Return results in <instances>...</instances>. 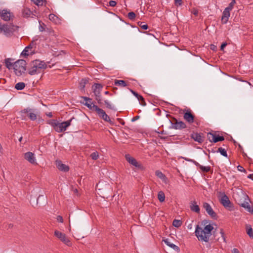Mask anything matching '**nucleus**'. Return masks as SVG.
<instances>
[{"instance_id":"1","label":"nucleus","mask_w":253,"mask_h":253,"mask_svg":"<svg viewBox=\"0 0 253 253\" xmlns=\"http://www.w3.org/2000/svg\"><path fill=\"white\" fill-rule=\"evenodd\" d=\"M213 229V227L211 224L206 225L204 228L197 225L195 231V236L199 241L208 242Z\"/></svg>"},{"instance_id":"2","label":"nucleus","mask_w":253,"mask_h":253,"mask_svg":"<svg viewBox=\"0 0 253 253\" xmlns=\"http://www.w3.org/2000/svg\"><path fill=\"white\" fill-rule=\"evenodd\" d=\"M47 64L43 61L40 60H35L30 62L28 68V73L32 76L39 74L42 70L47 68Z\"/></svg>"},{"instance_id":"3","label":"nucleus","mask_w":253,"mask_h":253,"mask_svg":"<svg viewBox=\"0 0 253 253\" xmlns=\"http://www.w3.org/2000/svg\"><path fill=\"white\" fill-rule=\"evenodd\" d=\"M19 27L12 23L2 24L0 23V33L3 34L7 37H12L14 33L18 30Z\"/></svg>"},{"instance_id":"4","label":"nucleus","mask_w":253,"mask_h":253,"mask_svg":"<svg viewBox=\"0 0 253 253\" xmlns=\"http://www.w3.org/2000/svg\"><path fill=\"white\" fill-rule=\"evenodd\" d=\"M236 203L247 210L249 212H253V208L251 207L249 201H250L248 196L244 193L241 192V197L235 198Z\"/></svg>"},{"instance_id":"5","label":"nucleus","mask_w":253,"mask_h":253,"mask_svg":"<svg viewBox=\"0 0 253 253\" xmlns=\"http://www.w3.org/2000/svg\"><path fill=\"white\" fill-rule=\"evenodd\" d=\"M26 62L23 59L18 60L14 63V72L17 76L25 73L26 70Z\"/></svg>"},{"instance_id":"6","label":"nucleus","mask_w":253,"mask_h":253,"mask_svg":"<svg viewBox=\"0 0 253 253\" xmlns=\"http://www.w3.org/2000/svg\"><path fill=\"white\" fill-rule=\"evenodd\" d=\"M217 197L220 204H222L224 208L229 209L233 208L231 202L225 192L218 191L217 193Z\"/></svg>"},{"instance_id":"7","label":"nucleus","mask_w":253,"mask_h":253,"mask_svg":"<svg viewBox=\"0 0 253 253\" xmlns=\"http://www.w3.org/2000/svg\"><path fill=\"white\" fill-rule=\"evenodd\" d=\"M21 117L22 120H26L28 117L31 121H35L37 119V114L35 110L30 108H27L20 111Z\"/></svg>"},{"instance_id":"8","label":"nucleus","mask_w":253,"mask_h":253,"mask_svg":"<svg viewBox=\"0 0 253 253\" xmlns=\"http://www.w3.org/2000/svg\"><path fill=\"white\" fill-rule=\"evenodd\" d=\"M102 85L100 84H94L92 86L93 93L95 96V99L97 101V102L100 104L102 103V101L100 94V92L102 89Z\"/></svg>"},{"instance_id":"9","label":"nucleus","mask_w":253,"mask_h":253,"mask_svg":"<svg viewBox=\"0 0 253 253\" xmlns=\"http://www.w3.org/2000/svg\"><path fill=\"white\" fill-rule=\"evenodd\" d=\"M74 119V118L73 117L71 119L61 123L58 122L54 130L57 132H61L65 131L67 128L71 125V122Z\"/></svg>"},{"instance_id":"10","label":"nucleus","mask_w":253,"mask_h":253,"mask_svg":"<svg viewBox=\"0 0 253 253\" xmlns=\"http://www.w3.org/2000/svg\"><path fill=\"white\" fill-rule=\"evenodd\" d=\"M95 108L96 110L95 111L101 119L107 122H109L111 125H113L114 124V123L110 120V117L106 114L103 109L99 108L98 107H96Z\"/></svg>"},{"instance_id":"11","label":"nucleus","mask_w":253,"mask_h":253,"mask_svg":"<svg viewBox=\"0 0 253 253\" xmlns=\"http://www.w3.org/2000/svg\"><path fill=\"white\" fill-rule=\"evenodd\" d=\"M54 235L58 238L61 242L65 244L68 246H71V243L69 239L66 237V235L62 232L55 230L54 231Z\"/></svg>"},{"instance_id":"12","label":"nucleus","mask_w":253,"mask_h":253,"mask_svg":"<svg viewBox=\"0 0 253 253\" xmlns=\"http://www.w3.org/2000/svg\"><path fill=\"white\" fill-rule=\"evenodd\" d=\"M185 112L184 114V119L188 123L192 124L195 122L197 125L198 123L196 120H195V116L192 114L190 110H185Z\"/></svg>"},{"instance_id":"13","label":"nucleus","mask_w":253,"mask_h":253,"mask_svg":"<svg viewBox=\"0 0 253 253\" xmlns=\"http://www.w3.org/2000/svg\"><path fill=\"white\" fill-rule=\"evenodd\" d=\"M0 16L5 21H12L14 17L13 14L6 9L0 10Z\"/></svg>"},{"instance_id":"14","label":"nucleus","mask_w":253,"mask_h":253,"mask_svg":"<svg viewBox=\"0 0 253 253\" xmlns=\"http://www.w3.org/2000/svg\"><path fill=\"white\" fill-rule=\"evenodd\" d=\"M203 207L206 211L208 214L213 219H217V214L214 211L210 205L208 203H204Z\"/></svg>"},{"instance_id":"15","label":"nucleus","mask_w":253,"mask_h":253,"mask_svg":"<svg viewBox=\"0 0 253 253\" xmlns=\"http://www.w3.org/2000/svg\"><path fill=\"white\" fill-rule=\"evenodd\" d=\"M82 98L85 101V103H83L85 106L92 111L96 110L95 107L98 106L93 104L91 98L85 96H83Z\"/></svg>"},{"instance_id":"16","label":"nucleus","mask_w":253,"mask_h":253,"mask_svg":"<svg viewBox=\"0 0 253 253\" xmlns=\"http://www.w3.org/2000/svg\"><path fill=\"white\" fill-rule=\"evenodd\" d=\"M174 123H172L171 128L175 129H182L186 127V124L182 121H178L177 119L174 118Z\"/></svg>"},{"instance_id":"17","label":"nucleus","mask_w":253,"mask_h":253,"mask_svg":"<svg viewBox=\"0 0 253 253\" xmlns=\"http://www.w3.org/2000/svg\"><path fill=\"white\" fill-rule=\"evenodd\" d=\"M126 160L131 165L136 168H140L141 166L139 164L137 161L133 157H131L130 155L126 154L125 156Z\"/></svg>"},{"instance_id":"18","label":"nucleus","mask_w":253,"mask_h":253,"mask_svg":"<svg viewBox=\"0 0 253 253\" xmlns=\"http://www.w3.org/2000/svg\"><path fill=\"white\" fill-rule=\"evenodd\" d=\"M24 159L32 164H37L34 154L32 152H28L25 153L24 154Z\"/></svg>"},{"instance_id":"19","label":"nucleus","mask_w":253,"mask_h":253,"mask_svg":"<svg viewBox=\"0 0 253 253\" xmlns=\"http://www.w3.org/2000/svg\"><path fill=\"white\" fill-rule=\"evenodd\" d=\"M230 10H228V9L225 8L224 10L222 15L221 17V22L222 24H226L228 21L229 17L230 15Z\"/></svg>"},{"instance_id":"20","label":"nucleus","mask_w":253,"mask_h":253,"mask_svg":"<svg viewBox=\"0 0 253 253\" xmlns=\"http://www.w3.org/2000/svg\"><path fill=\"white\" fill-rule=\"evenodd\" d=\"M56 165L58 169L61 171L66 172L69 169V167L62 163L61 161H56Z\"/></svg>"},{"instance_id":"21","label":"nucleus","mask_w":253,"mask_h":253,"mask_svg":"<svg viewBox=\"0 0 253 253\" xmlns=\"http://www.w3.org/2000/svg\"><path fill=\"white\" fill-rule=\"evenodd\" d=\"M190 210L196 213H199L200 211L199 206L197 204V202L195 200L191 201L190 203Z\"/></svg>"},{"instance_id":"22","label":"nucleus","mask_w":253,"mask_h":253,"mask_svg":"<svg viewBox=\"0 0 253 253\" xmlns=\"http://www.w3.org/2000/svg\"><path fill=\"white\" fill-rule=\"evenodd\" d=\"M14 59L12 58H8L4 60L5 66L9 70L14 69Z\"/></svg>"},{"instance_id":"23","label":"nucleus","mask_w":253,"mask_h":253,"mask_svg":"<svg viewBox=\"0 0 253 253\" xmlns=\"http://www.w3.org/2000/svg\"><path fill=\"white\" fill-rule=\"evenodd\" d=\"M35 45L34 41H32L30 44L26 46L25 49L23 50L21 53L22 55H24L25 56H28L29 54V51L31 50L33 48V46Z\"/></svg>"},{"instance_id":"24","label":"nucleus","mask_w":253,"mask_h":253,"mask_svg":"<svg viewBox=\"0 0 253 253\" xmlns=\"http://www.w3.org/2000/svg\"><path fill=\"white\" fill-rule=\"evenodd\" d=\"M191 137L195 141H197L199 143H202L203 142V139L201 135L198 133H193L191 134Z\"/></svg>"},{"instance_id":"25","label":"nucleus","mask_w":253,"mask_h":253,"mask_svg":"<svg viewBox=\"0 0 253 253\" xmlns=\"http://www.w3.org/2000/svg\"><path fill=\"white\" fill-rule=\"evenodd\" d=\"M32 14V12L28 8H24L22 10V15L24 17H29Z\"/></svg>"},{"instance_id":"26","label":"nucleus","mask_w":253,"mask_h":253,"mask_svg":"<svg viewBox=\"0 0 253 253\" xmlns=\"http://www.w3.org/2000/svg\"><path fill=\"white\" fill-rule=\"evenodd\" d=\"M114 84L115 85L121 86L122 87H125L127 86L126 83L124 80H115L114 81Z\"/></svg>"},{"instance_id":"27","label":"nucleus","mask_w":253,"mask_h":253,"mask_svg":"<svg viewBox=\"0 0 253 253\" xmlns=\"http://www.w3.org/2000/svg\"><path fill=\"white\" fill-rule=\"evenodd\" d=\"M88 79H85V78L83 79L80 83L79 87H80V89L84 90L86 84H87L88 83Z\"/></svg>"},{"instance_id":"28","label":"nucleus","mask_w":253,"mask_h":253,"mask_svg":"<svg viewBox=\"0 0 253 253\" xmlns=\"http://www.w3.org/2000/svg\"><path fill=\"white\" fill-rule=\"evenodd\" d=\"M246 231L247 233L249 235V236L251 238H253V230L252 229L251 225H246Z\"/></svg>"},{"instance_id":"29","label":"nucleus","mask_w":253,"mask_h":253,"mask_svg":"<svg viewBox=\"0 0 253 253\" xmlns=\"http://www.w3.org/2000/svg\"><path fill=\"white\" fill-rule=\"evenodd\" d=\"M130 91L138 99V100L143 102L145 104L144 99L141 95L139 94L138 93L132 89H130Z\"/></svg>"},{"instance_id":"30","label":"nucleus","mask_w":253,"mask_h":253,"mask_svg":"<svg viewBox=\"0 0 253 253\" xmlns=\"http://www.w3.org/2000/svg\"><path fill=\"white\" fill-rule=\"evenodd\" d=\"M25 87V83H24L23 82L18 83L15 84V88L17 90H22Z\"/></svg>"},{"instance_id":"31","label":"nucleus","mask_w":253,"mask_h":253,"mask_svg":"<svg viewBox=\"0 0 253 253\" xmlns=\"http://www.w3.org/2000/svg\"><path fill=\"white\" fill-rule=\"evenodd\" d=\"M214 138V143H216L219 141H222L224 140V137L223 136H219L215 133Z\"/></svg>"},{"instance_id":"32","label":"nucleus","mask_w":253,"mask_h":253,"mask_svg":"<svg viewBox=\"0 0 253 253\" xmlns=\"http://www.w3.org/2000/svg\"><path fill=\"white\" fill-rule=\"evenodd\" d=\"M158 198L160 202H163L165 201V195L164 192L160 191L158 193Z\"/></svg>"},{"instance_id":"33","label":"nucleus","mask_w":253,"mask_h":253,"mask_svg":"<svg viewBox=\"0 0 253 253\" xmlns=\"http://www.w3.org/2000/svg\"><path fill=\"white\" fill-rule=\"evenodd\" d=\"M49 19L54 22V23H57V21H58V18L57 16H56L55 15H54V14H50L49 15Z\"/></svg>"},{"instance_id":"34","label":"nucleus","mask_w":253,"mask_h":253,"mask_svg":"<svg viewBox=\"0 0 253 253\" xmlns=\"http://www.w3.org/2000/svg\"><path fill=\"white\" fill-rule=\"evenodd\" d=\"M182 221L180 220L174 219L172 222V225L175 227H179L182 225Z\"/></svg>"},{"instance_id":"35","label":"nucleus","mask_w":253,"mask_h":253,"mask_svg":"<svg viewBox=\"0 0 253 253\" xmlns=\"http://www.w3.org/2000/svg\"><path fill=\"white\" fill-rule=\"evenodd\" d=\"M217 152H219L223 156L227 157V152L225 149L222 148V147H219L218 148Z\"/></svg>"},{"instance_id":"36","label":"nucleus","mask_w":253,"mask_h":253,"mask_svg":"<svg viewBox=\"0 0 253 253\" xmlns=\"http://www.w3.org/2000/svg\"><path fill=\"white\" fill-rule=\"evenodd\" d=\"M57 122L58 121L57 120L52 119L48 121L47 123L51 125L54 128V129H55V127L56 126Z\"/></svg>"},{"instance_id":"37","label":"nucleus","mask_w":253,"mask_h":253,"mask_svg":"<svg viewBox=\"0 0 253 253\" xmlns=\"http://www.w3.org/2000/svg\"><path fill=\"white\" fill-rule=\"evenodd\" d=\"M34 3L38 6H42L45 2L44 0H31Z\"/></svg>"},{"instance_id":"38","label":"nucleus","mask_w":253,"mask_h":253,"mask_svg":"<svg viewBox=\"0 0 253 253\" xmlns=\"http://www.w3.org/2000/svg\"><path fill=\"white\" fill-rule=\"evenodd\" d=\"M155 173H156V175L158 177H159L160 178H161L162 179H164L166 178L165 174H164L161 171H160L159 170H157Z\"/></svg>"},{"instance_id":"39","label":"nucleus","mask_w":253,"mask_h":253,"mask_svg":"<svg viewBox=\"0 0 253 253\" xmlns=\"http://www.w3.org/2000/svg\"><path fill=\"white\" fill-rule=\"evenodd\" d=\"M90 157L91 158V159L93 160H97L99 157V154L98 152L97 151H95L90 154Z\"/></svg>"},{"instance_id":"40","label":"nucleus","mask_w":253,"mask_h":253,"mask_svg":"<svg viewBox=\"0 0 253 253\" xmlns=\"http://www.w3.org/2000/svg\"><path fill=\"white\" fill-rule=\"evenodd\" d=\"M215 133L209 132L208 133V139L210 140L211 142H214V137Z\"/></svg>"},{"instance_id":"41","label":"nucleus","mask_w":253,"mask_h":253,"mask_svg":"<svg viewBox=\"0 0 253 253\" xmlns=\"http://www.w3.org/2000/svg\"><path fill=\"white\" fill-rule=\"evenodd\" d=\"M200 169H201V170L202 171L205 172H208L210 170L211 167L209 166L205 167V166H203L201 165L200 166Z\"/></svg>"},{"instance_id":"42","label":"nucleus","mask_w":253,"mask_h":253,"mask_svg":"<svg viewBox=\"0 0 253 253\" xmlns=\"http://www.w3.org/2000/svg\"><path fill=\"white\" fill-rule=\"evenodd\" d=\"M169 247L173 249L175 251L177 252V253H179L180 251V248L178 246L175 245L172 243L169 244Z\"/></svg>"},{"instance_id":"43","label":"nucleus","mask_w":253,"mask_h":253,"mask_svg":"<svg viewBox=\"0 0 253 253\" xmlns=\"http://www.w3.org/2000/svg\"><path fill=\"white\" fill-rule=\"evenodd\" d=\"M127 17L130 20H133L135 19L136 14L133 12H130L128 13Z\"/></svg>"},{"instance_id":"44","label":"nucleus","mask_w":253,"mask_h":253,"mask_svg":"<svg viewBox=\"0 0 253 253\" xmlns=\"http://www.w3.org/2000/svg\"><path fill=\"white\" fill-rule=\"evenodd\" d=\"M235 3V0H232L231 2L229 3L228 6L226 8L228 9V10L231 11L233 9Z\"/></svg>"},{"instance_id":"45","label":"nucleus","mask_w":253,"mask_h":253,"mask_svg":"<svg viewBox=\"0 0 253 253\" xmlns=\"http://www.w3.org/2000/svg\"><path fill=\"white\" fill-rule=\"evenodd\" d=\"M219 233L221 235L222 239L223 240V242L226 243L225 236V234H224V231H223V230L222 229H220Z\"/></svg>"},{"instance_id":"46","label":"nucleus","mask_w":253,"mask_h":253,"mask_svg":"<svg viewBox=\"0 0 253 253\" xmlns=\"http://www.w3.org/2000/svg\"><path fill=\"white\" fill-rule=\"evenodd\" d=\"M139 26L144 30H147L148 28V26L147 24H145L144 22H140L138 23Z\"/></svg>"},{"instance_id":"47","label":"nucleus","mask_w":253,"mask_h":253,"mask_svg":"<svg viewBox=\"0 0 253 253\" xmlns=\"http://www.w3.org/2000/svg\"><path fill=\"white\" fill-rule=\"evenodd\" d=\"M105 104L106 105V106L107 108L110 109H114V108L112 107L111 104L110 103V102L107 100L104 101Z\"/></svg>"},{"instance_id":"48","label":"nucleus","mask_w":253,"mask_h":253,"mask_svg":"<svg viewBox=\"0 0 253 253\" xmlns=\"http://www.w3.org/2000/svg\"><path fill=\"white\" fill-rule=\"evenodd\" d=\"M191 12L195 16H197L198 15V10L195 8H193L191 10Z\"/></svg>"},{"instance_id":"49","label":"nucleus","mask_w":253,"mask_h":253,"mask_svg":"<svg viewBox=\"0 0 253 253\" xmlns=\"http://www.w3.org/2000/svg\"><path fill=\"white\" fill-rule=\"evenodd\" d=\"M237 169H238V170L239 171H242V172H244L245 173L247 172L246 170L242 166H241L240 165H239L237 167Z\"/></svg>"},{"instance_id":"50","label":"nucleus","mask_w":253,"mask_h":253,"mask_svg":"<svg viewBox=\"0 0 253 253\" xmlns=\"http://www.w3.org/2000/svg\"><path fill=\"white\" fill-rule=\"evenodd\" d=\"M109 3V6H110L111 7H114L117 4V2L114 0H110Z\"/></svg>"},{"instance_id":"51","label":"nucleus","mask_w":253,"mask_h":253,"mask_svg":"<svg viewBox=\"0 0 253 253\" xmlns=\"http://www.w3.org/2000/svg\"><path fill=\"white\" fill-rule=\"evenodd\" d=\"M182 0H175V4L177 6H180L182 5Z\"/></svg>"},{"instance_id":"52","label":"nucleus","mask_w":253,"mask_h":253,"mask_svg":"<svg viewBox=\"0 0 253 253\" xmlns=\"http://www.w3.org/2000/svg\"><path fill=\"white\" fill-rule=\"evenodd\" d=\"M57 220L59 222L62 223L63 222V219L62 216L60 215H58L56 218Z\"/></svg>"},{"instance_id":"53","label":"nucleus","mask_w":253,"mask_h":253,"mask_svg":"<svg viewBox=\"0 0 253 253\" xmlns=\"http://www.w3.org/2000/svg\"><path fill=\"white\" fill-rule=\"evenodd\" d=\"M45 26V25H44V23H42V25L40 24V25L39 26V30H40V31H41V32H43V31H44L45 29H44V26Z\"/></svg>"},{"instance_id":"54","label":"nucleus","mask_w":253,"mask_h":253,"mask_svg":"<svg viewBox=\"0 0 253 253\" xmlns=\"http://www.w3.org/2000/svg\"><path fill=\"white\" fill-rule=\"evenodd\" d=\"M163 241L165 242V243L169 247V245L171 244V243H170L168 239H166L165 240H163Z\"/></svg>"},{"instance_id":"55","label":"nucleus","mask_w":253,"mask_h":253,"mask_svg":"<svg viewBox=\"0 0 253 253\" xmlns=\"http://www.w3.org/2000/svg\"><path fill=\"white\" fill-rule=\"evenodd\" d=\"M227 43L226 42H223L220 46V50H223L224 48L226 46Z\"/></svg>"},{"instance_id":"56","label":"nucleus","mask_w":253,"mask_h":253,"mask_svg":"<svg viewBox=\"0 0 253 253\" xmlns=\"http://www.w3.org/2000/svg\"><path fill=\"white\" fill-rule=\"evenodd\" d=\"M232 253H240V252L237 249L234 248L232 250Z\"/></svg>"},{"instance_id":"57","label":"nucleus","mask_w":253,"mask_h":253,"mask_svg":"<svg viewBox=\"0 0 253 253\" xmlns=\"http://www.w3.org/2000/svg\"><path fill=\"white\" fill-rule=\"evenodd\" d=\"M193 164H194L196 166L199 167L200 168V166H201L198 163H197L195 160H193L192 162Z\"/></svg>"},{"instance_id":"58","label":"nucleus","mask_w":253,"mask_h":253,"mask_svg":"<svg viewBox=\"0 0 253 253\" xmlns=\"http://www.w3.org/2000/svg\"><path fill=\"white\" fill-rule=\"evenodd\" d=\"M139 118V117L138 116L134 117L132 118V119L131 120V121L132 122H134V121H136L137 119H138Z\"/></svg>"},{"instance_id":"59","label":"nucleus","mask_w":253,"mask_h":253,"mask_svg":"<svg viewBox=\"0 0 253 253\" xmlns=\"http://www.w3.org/2000/svg\"><path fill=\"white\" fill-rule=\"evenodd\" d=\"M193 228V225H192V223H189L188 225H187V228L189 230H191Z\"/></svg>"},{"instance_id":"60","label":"nucleus","mask_w":253,"mask_h":253,"mask_svg":"<svg viewBox=\"0 0 253 253\" xmlns=\"http://www.w3.org/2000/svg\"><path fill=\"white\" fill-rule=\"evenodd\" d=\"M44 198V197H43V195H39V197H38V198H37V204H38L39 201V200H40V199L41 198Z\"/></svg>"},{"instance_id":"61","label":"nucleus","mask_w":253,"mask_h":253,"mask_svg":"<svg viewBox=\"0 0 253 253\" xmlns=\"http://www.w3.org/2000/svg\"><path fill=\"white\" fill-rule=\"evenodd\" d=\"M248 178L253 180V174H250L248 176Z\"/></svg>"},{"instance_id":"62","label":"nucleus","mask_w":253,"mask_h":253,"mask_svg":"<svg viewBox=\"0 0 253 253\" xmlns=\"http://www.w3.org/2000/svg\"><path fill=\"white\" fill-rule=\"evenodd\" d=\"M5 82V80L4 79H0V83H4Z\"/></svg>"},{"instance_id":"63","label":"nucleus","mask_w":253,"mask_h":253,"mask_svg":"<svg viewBox=\"0 0 253 253\" xmlns=\"http://www.w3.org/2000/svg\"><path fill=\"white\" fill-rule=\"evenodd\" d=\"M184 159L185 161H188V162H192V161H193L192 159H190L188 158H184Z\"/></svg>"},{"instance_id":"64","label":"nucleus","mask_w":253,"mask_h":253,"mask_svg":"<svg viewBox=\"0 0 253 253\" xmlns=\"http://www.w3.org/2000/svg\"><path fill=\"white\" fill-rule=\"evenodd\" d=\"M46 115L49 117H52V113H51V112L49 113L48 114H47Z\"/></svg>"}]
</instances>
